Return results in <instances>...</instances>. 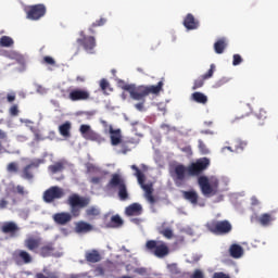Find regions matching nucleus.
Listing matches in <instances>:
<instances>
[{"instance_id":"1","label":"nucleus","mask_w":278,"mask_h":278,"mask_svg":"<svg viewBox=\"0 0 278 278\" xmlns=\"http://www.w3.org/2000/svg\"><path fill=\"white\" fill-rule=\"evenodd\" d=\"M207 168H210V159L201 157L188 166L181 163L175 165L170 175L175 186L181 188L189 177H199V175H201L203 170H207Z\"/></svg>"},{"instance_id":"2","label":"nucleus","mask_w":278,"mask_h":278,"mask_svg":"<svg viewBox=\"0 0 278 278\" xmlns=\"http://www.w3.org/2000/svg\"><path fill=\"white\" fill-rule=\"evenodd\" d=\"M66 205L70 207V212L55 213L52 216L55 225H68L73 218H79L81 216V210L90 205V198L81 197L78 193H72L66 200Z\"/></svg>"},{"instance_id":"3","label":"nucleus","mask_w":278,"mask_h":278,"mask_svg":"<svg viewBox=\"0 0 278 278\" xmlns=\"http://www.w3.org/2000/svg\"><path fill=\"white\" fill-rule=\"evenodd\" d=\"M122 88L123 90H126V92H129L130 99H134V101H140L139 103L135 104L136 110H138V112H144V103H147V97H149V94H159L162 92V88H164V81L161 80L157 83V85L139 87L125 85Z\"/></svg>"},{"instance_id":"4","label":"nucleus","mask_w":278,"mask_h":278,"mask_svg":"<svg viewBox=\"0 0 278 278\" xmlns=\"http://www.w3.org/2000/svg\"><path fill=\"white\" fill-rule=\"evenodd\" d=\"M105 188L106 190H117L119 201H129V191L127 190V182H125L123 175L118 173L112 174Z\"/></svg>"},{"instance_id":"5","label":"nucleus","mask_w":278,"mask_h":278,"mask_svg":"<svg viewBox=\"0 0 278 278\" xmlns=\"http://www.w3.org/2000/svg\"><path fill=\"white\" fill-rule=\"evenodd\" d=\"M146 251L155 257H159V260H164V257H167V255L170 254L168 243L162 240H148L146 242Z\"/></svg>"},{"instance_id":"6","label":"nucleus","mask_w":278,"mask_h":278,"mask_svg":"<svg viewBox=\"0 0 278 278\" xmlns=\"http://www.w3.org/2000/svg\"><path fill=\"white\" fill-rule=\"evenodd\" d=\"M130 168L131 170H135V177H137L139 186L144 190V197L148 203H151V205L155 204V197H153V184H144V181H147V177L138 166L131 165Z\"/></svg>"},{"instance_id":"7","label":"nucleus","mask_w":278,"mask_h":278,"mask_svg":"<svg viewBox=\"0 0 278 278\" xmlns=\"http://www.w3.org/2000/svg\"><path fill=\"white\" fill-rule=\"evenodd\" d=\"M198 184L201 188L202 194L204 197H214L218 192V179H210L206 176H200L198 179Z\"/></svg>"},{"instance_id":"8","label":"nucleus","mask_w":278,"mask_h":278,"mask_svg":"<svg viewBox=\"0 0 278 278\" xmlns=\"http://www.w3.org/2000/svg\"><path fill=\"white\" fill-rule=\"evenodd\" d=\"M206 227L208 231H211V233H215V236H226V233H230L232 229L231 223H229L227 219L211 222L206 225Z\"/></svg>"},{"instance_id":"9","label":"nucleus","mask_w":278,"mask_h":278,"mask_svg":"<svg viewBox=\"0 0 278 278\" xmlns=\"http://www.w3.org/2000/svg\"><path fill=\"white\" fill-rule=\"evenodd\" d=\"M80 135L85 140H90L91 142H98V144H101L105 142V139L103 136H101L99 132L94 131L90 125L83 124L79 127Z\"/></svg>"},{"instance_id":"10","label":"nucleus","mask_w":278,"mask_h":278,"mask_svg":"<svg viewBox=\"0 0 278 278\" xmlns=\"http://www.w3.org/2000/svg\"><path fill=\"white\" fill-rule=\"evenodd\" d=\"M65 192L64 189L58 186H52L48 188L42 194V201L45 203H53L54 201H59L63 199Z\"/></svg>"},{"instance_id":"11","label":"nucleus","mask_w":278,"mask_h":278,"mask_svg":"<svg viewBox=\"0 0 278 278\" xmlns=\"http://www.w3.org/2000/svg\"><path fill=\"white\" fill-rule=\"evenodd\" d=\"M26 18L28 21H40L47 14V7L45 4H34L25 9Z\"/></svg>"},{"instance_id":"12","label":"nucleus","mask_w":278,"mask_h":278,"mask_svg":"<svg viewBox=\"0 0 278 278\" xmlns=\"http://www.w3.org/2000/svg\"><path fill=\"white\" fill-rule=\"evenodd\" d=\"M80 38L76 40L80 47L87 51V53H94V47H97V39L92 36H86V33L81 30L79 33Z\"/></svg>"},{"instance_id":"13","label":"nucleus","mask_w":278,"mask_h":278,"mask_svg":"<svg viewBox=\"0 0 278 278\" xmlns=\"http://www.w3.org/2000/svg\"><path fill=\"white\" fill-rule=\"evenodd\" d=\"M101 125L104 127V134H110V140L112 147H118L121 144V128L114 129V126L109 125L108 122L101 121Z\"/></svg>"},{"instance_id":"14","label":"nucleus","mask_w":278,"mask_h":278,"mask_svg":"<svg viewBox=\"0 0 278 278\" xmlns=\"http://www.w3.org/2000/svg\"><path fill=\"white\" fill-rule=\"evenodd\" d=\"M12 260L17 266H23L24 264H31L34 258L31 254L25 250H15L12 254Z\"/></svg>"},{"instance_id":"15","label":"nucleus","mask_w":278,"mask_h":278,"mask_svg":"<svg viewBox=\"0 0 278 278\" xmlns=\"http://www.w3.org/2000/svg\"><path fill=\"white\" fill-rule=\"evenodd\" d=\"M71 101H90V91L88 89L75 88L68 93Z\"/></svg>"},{"instance_id":"16","label":"nucleus","mask_w":278,"mask_h":278,"mask_svg":"<svg viewBox=\"0 0 278 278\" xmlns=\"http://www.w3.org/2000/svg\"><path fill=\"white\" fill-rule=\"evenodd\" d=\"M40 164H45V160L37 159L33 162H30L28 165H26L22 170V178L23 179H34V172L33 168H39Z\"/></svg>"},{"instance_id":"17","label":"nucleus","mask_w":278,"mask_h":278,"mask_svg":"<svg viewBox=\"0 0 278 278\" xmlns=\"http://www.w3.org/2000/svg\"><path fill=\"white\" fill-rule=\"evenodd\" d=\"M215 71H216V65L211 64L207 73L203 74L201 77L194 80L192 90H199V88H203V85L205 84V79H211V77H214Z\"/></svg>"},{"instance_id":"18","label":"nucleus","mask_w":278,"mask_h":278,"mask_svg":"<svg viewBox=\"0 0 278 278\" xmlns=\"http://www.w3.org/2000/svg\"><path fill=\"white\" fill-rule=\"evenodd\" d=\"M2 233L9 235L11 238H16L21 228L14 222H5L1 226Z\"/></svg>"},{"instance_id":"19","label":"nucleus","mask_w":278,"mask_h":278,"mask_svg":"<svg viewBox=\"0 0 278 278\" xmlns=\"http://www.w3.org/2000/svg\"><path fill=\"white\" fill-rule=\"evenodd\" d=\"M184 27L188 30V31H192L194 29H199V20L194 18V15L192 13H188L185 18H184Z\"/></svg>"},{"instance_id":"20","label":"nucleus","mask_w":278,"mask_h":278,"mask_svg":"<svg viewBox=\"0 0 278 278\" xmlns=\"http://www.w3.org/2000/svg\"><path fill=\"white\" fill-rule=\"evenodd\" d=\"M167 270L174 277H178V278H188V277H190V274L186 273V271H182L181 267L177 263L168 264L167 265Z\"/></svg>"},{"instance_id":"21","label":"nucleus","mask_w":278,"mask_h":278,"mask_svg":"<svg viewBox=\"0 0 278 278\" xmlns=\"http://www.w3.org/2000/svg\"><path fill=\"white\" fill-rule=\"evenodd\" d=\"M7 194H20V197H25L29 194V191L25 190V187L21 185H14V182L9 184L5 189Z\"/></svg>"},{"instance_id":"22","label":"nucleus","mask_w":278,"mask_h":278,"mask_svg":"<svg viewBox=\"0 0 278 278\" xmlns=\"http://www.w3.org/2000/svg\"><path fill=\"white\" fill-rule=\"evenodd\" d=\"M94 227L87 222L80 220L75 224V233H90Z\"/></svg>"},{"instance_id":"23","label":"nucleus","mask_w":278,"mask_h":278,"mask_svg":"<svg viewBox=\"0 0 278 278\" xmlns=\"http://www.w3.org/2000/svg\"><path fill=\"white\" fill-rule=\"evenodd\" d=\"M53 253H55V244L53 242L45 243L39 249V254L41 255V257H51Z\"/></svg>"},{"instance_id":"24","label":"nucleus","mask_w":278,"mask_h":278,"mask_svg":"<svg viewBox=\"0 0 278 278\" xmlns=\"http://www.w3.org/2000/svg\"><path fill=\"white\" fill-rule=\"evenodd\" d=\"M85 258L89 264H97L101 261V253L98 250H90L85 253Z\"/></svg>"},{"instance_id":"25","label":"nucleus","mask_w":278,"mask_h":278,"mask_svg":"<svg viewBox=\"0 0 278 278\" xmlns=\"http://www.w3.org/2000/svg\"><path fill=\"white\" fill-rule=\"evenodd\" d=\"M126 216H140L142 214V205L139 203H132L125 210Z\"/></svg>"},{"instance_id":"26","label":"nucleus","mask_w":278,"mask_h":278,"mask_svg":"<svg viewBox=\"0 0 278 278\" xmlns=\"http://www.w3.org/2000/svg\"><path fill=\"white\" fill-rule=\"evenodd\" d=\"M40 242H42L40 238L30 237L24 241V247H26L28 251H36V249L40 248Z\"/></svg>"},{"instance_id":"27","label":"nucleus","mask_w":278,"mask_h":278,"mask_svg":"<svg viewBox=\"0 0 278 278\" xmlns=\"http://www.w3.org/2000/svg\"><path fill=\"white\" fill-rule=\"evenodd\" d=\"M181 192H182V198L186 201H189L191 205H197L199 203V193H197V191L190 190V191H181Z\"/></svg>"},{"instance_id":"28","label":"nucleus","mask_w":278,"mask_h":278,"mask_svg":"<svg viewBox=\"0 0 278 278\" xmlns=\"http://www.w3.org/2000/svg\"><path fill=\"white\" fill-rule=\"evenodd\" d=\"M85 216L89 218V220H94L101 216V208L98 206H90L85 211Z\"/></svg>"},{"instance_id":"29","label":"nucleus","mask_w":278,"mask_h":278,"mask_svg":"<svg viewBox=\"0 0 278 278\" xmlns=\"http://www.w3.org/2000/svg\"><path fill=\"white\" fill-rule=\"evenodd\" d=\"M225 49H227V39L226 38H219L214 43V51L217 53V55H222V53H225Z\"/></svg>"},{"instance_id":"30","label":"nucleus","mask_w":278,"mask_h":278,"mask_svg":"<svg viewBox=\"0 0 278 278\" xmlns=\"http://www.w3.org/2000/svg\"><path fill=\"white\" fill-rule=\"evenodd\" d=\"M225 149L235 153H240L241 151H244V149H247V141L236 140L235 149H232L231 147H225L223 148V151H225Z\"/></svg>"},{"instance_id":"31","label":"nucleus","mask_w":278,"mask_h":278,"mask_svg":"<svg viewBox=\"0 0 278 278\" xmlns=\"http://www.w3.org/2000/svg\"><path fill=\"white\" fill-rule=\"evenodd\" d=\"M229 253L235 260H239V257L244 254V250L242 249V245L235 243L230 245Z\"/></svg>"},{"instance_id":"32","label":"nucleus","mask_w":278,"mask_h":278,"mask_svg":"<svg viewBox=\"0 0 278 278\" xmlns=\"http://www.w3.org/2000/svg\"><path fill=\"white\" fill-rule=\"evenodd\" d=\"M192 101L195 103H200L201 105H205L207 103V96L203 92L195 91L191 94Z\"/></svg>"},{"instance_id":"33","label":"nucleus","mask_w":278,"mask_h":278,"mask_svg":"<svg viewBox=\"0 0 278 278\" xmlns=\"http://www.w3.org/2000/svg\"><path fill=\"white\" fill-rule=\"evenodd\" d=\"M71 122H65L64 124L59 126V132L64 138H71Z\"/></svg>"},{"instance_id":"34","label":"nucleus","mask_w":278,"mask_h":278,"mask_svg":"<svg viewBox=\"0 0 278 278\" xmlns=\"http://www.w3.org/2000/svg\"><path fill=\"white\" fill-rule=\"evenodd\" d=\"M65 166H64V162L59 161L56 163H54L53 165H50L48 167V170L52 174L55 175L58 173H62V170H64Z\"/></svg>"},{"instance_id":"35","label":"nucleus","mask_w":278,"mask_h":278,"mask_svg":"<svg viewBox=\"0 0 278 278\" xmlns=\"http://www.w3.org/2000/svg\"><path fill=\"white\" fill-rule=\"evenodd\" d=\"M258 223L260 225H262L263 227H268V225H270V223H273V215L268 214V213H264L260 216L258 218Z\"/></svg>"},{"instance_id":"36","label":"nucleus","mask_w":278,"mask_h":278,"mask_svg":"<svg viewBox=\"0 0 278 278\" xmlns=\"http://www.w3.org/2000/svg\"><path fill=\"white\" fill-rule=\"evenodd\" d=\"M100 88H101L103 94H110V92H113V90H114L112 87H110V81H108V79H105V78H102L100 80Z\"/></svg>"},{"instance_id":"37","label":"nucleus","mask_w":278,"mask_h":278,"mask_svg":"<svg viewBox=\"0 0 278 278\" xmlns=\"http://www.w3.org/2000/svg\"><path fill=\"white\" fill-rule=\"evenodd\" d=\"M121 147V153L126 155V153H129L131 151V148H129L128 142L123 140V130H121V142L117 144V147Z\"/></svg>"},{"instance_id":"38","label":"nucleus","mask_w":278,"mask_h":278,"mask_svg":"<svg viewBox=\"0 0 278 278\" xmlns=\"http://www.w3.org/2000/svg\"><path fill=\"white\" fill-rule=\"evenodd\" d=\"M109 227H113V228L123 227V218H121V215H113L111 217Z\"/></svg>"},{"instance_id":"39","label":"nucleus","mask_w":278,"mask_h":278,"mask_svg":"<svg viewBox=\"0 0 278 278\" xmlns=\"http://www.w3.org/2000/svg\"><path fill=\"white\" fill-rule=\"evenodd\" d=\"M14 45V39L10 36H2L0 38V47H12Z\"/></svg>"},{"instance_id":"40","label":"nucleus","mask_w":278,"mask_h":278,"mask_svg":"<svg viewBox=\"0 0 278 278\" xmlns=\"http://www.w3.org/2000/svg\"><path fill=\"white\" fill-rule=\"evenodd\" d=\"M108 23V20L105 17H101L100 20L92 23L91 27L89 28L90 34H94L93 27H103Z\"/></svg>"},{"instance_id":"41","label":"nucleus","mask_w":278,"mask_h":278,"mask_svg":"<svg viewBox=\"0 0 278 278\" xmlns=\"http://www.w3.org/2000/svg\"><path fill=\"white\" fill-rule=\"evenodd\" d=\"M198 149L200 151V153L202 155H207L210 154V149L207 148V146L205 144V142H203V140L199 139L198 140Z\"/></svg>"},{"instance_id":"42","label":"nucleus","mask_w":278,"mask_h":278,"mask_svg":"<svg viewBox=\"0 0 278 278\" xmlns=\"http://www.w3.org/2000/svg\"><path fill=\"white\" fill-rule=\"evenodd\" d=\"M43 273H37L36 278H58V275L53 271H49L47 269H43Z\"/></svg>"},{"instance_id":"43","label":"nucleus","mask_w":278,"mask_h":278,"mask_svg":"<svg viewBox=\"0 0 278 278\" xmlns=\"http://www.w3.org/2000/svg\"><path fill=\"white\" fill-rule=\"evenodd\" d=\"M161 236H164V238H167V240H170L173 238V229L165 228L163 230H160Z\"/></svg>"},{"instance_id":"44","label":"nucleus","mask_w":278,"mask_h":278,"mask_svg":"<svg viewBox=\"0 0 278 278\" xmlns=\"http://www.w3.org/2000/svg\"><path fill=\"white\" fill-rule=\"evenodd\" d=\"M256 118H258V121H266L268 118V113L264 109H261L258 113H256Z\"/></svg>"},{"instance_id":"45","label":"nucleus","mask_w":278,"mask_h":278,"mask_svg":"<svg viewBox=\"0 0 278 278\" xmlns=\"http://www.w3.org/2000/svg\"><path fill=\"white\" fill-rule=\"evenodd\" d=\"M242 64V56L240 54H233L232 66H240Z\"/></svg>"},{"instance_id":"46","label":"nucleus","mask_w":278,"mask_h":278,"mask_svg":"<svg viewBox=\"0 0 278 278\" xmlns=\"http://www.w3.org/2000/svg\"><path fill=\"white\" fill-rule=\"evenodd\" d=\"M18 104H13L10 109H9V114L10 116H18Z\"/></svg>"},{"instance_id":"47","label":"nucleus","mask_w":278,"mask_h":278,"mask_svg":"<svg viewBox=\"0 0 278 278\" xmlns=\"http://www.w3.org/2000/svg\"><path fill=\"white\" fill-rule=\"evenodd\" d=\"M43 64H48L49 66H55V59L52 56H43Z\"/></svg>"},{"instance_id":"48","label":"nucleus","mask_w":278,"mask_h":278,"mask_svg":"<svg viewBox=\"0 0 278 278\" xmlns=\"http://www.w3.org/2000/svg\"><path fill=\"white\" fill-rule=\"evenodd\" d=\"M7 168L9 173H18V165L14 162L10 163Z\"/></svg>"},{"instance_id":"49","label":"nucleus","mask_w":278,"mask_h":278,"mask_svg":"<svg viewBox=\"0 0 278 278\" xmlns=\"http://www.w3.org/2000/svg\"><path fill=\"white\" fill-rule=\"evenodd\" d=\"M190 278H205V274L201 269H195Z\"/></svg>"},{"instance_id":"50","label":"nucleus","mask_w":278,"mask_h":278,"mask_svg":"<svg viewBox=\"0 0 278 278\" xmlns=\"http://www.w3.org/2000/svg\"><path fill=\"white\" fill-rule=\"evenodd\" d=\"M8 205H10V201L5 198L0 199V210H8Z\"/></svg>"},{"instance_id":"51","label":"nucleus","mask_w":278,"mask_h":278,"mask_svg":"<svg viewBox=\"0 0 278 278\" xmlns=\"http://www.w3.org/2000/svg\"><path fill=\"white\" fill-rule=\"evenodd\" d=\"M126 142H127L128 144H134V146L136 147V146L140 144V139L128 138V139L126 140Z\"/></svg>"},{"instance_id":"52","label":"nucleus","mask_w":278,"mask_h":278,"mask_svg":"<svg viewBox=\"0 0 278 278\" xmlns=\"http://www.w3.org/2000/svg\"><path fill=\"white\" fill-rule=\"evenodd\" d=\"M180 151H182V153H187V155H192V147L190 146L181 148Z\"/></svg>"},{"instance_id":"53","label":"nucleus","mask_w":278,"mask_h":278,"mask_svg":"<svg viewBox=\"0 0 278 278\" xmlns=\"http://www.w3.org/2000/svg\"><path fill=\"white\" fill-rule=\"evenodd\" d=\"M97 170H99V168H97V166L89 164L87 165V173H97Z\"/></svg>"},{"instance_id":"54","label":"nucleus","mask_w":278,"mask_h":278,"mask_svg":"<svg viewBox=\"0 0 278 278\" xmlns=\"http://www.w3.org/2000/svg\"><path fill=\"white\" fill-rule=\"evenodd\" d=\"M135 273H137V275H147V268L144 267L136 268Z\"/></svg>"},{"instance_id":"55","label":"nucleus","mask_w":278,"mask_h":278,"mask_svg":"<svg viewBox=\"0 0 278 278\" xmlns=\"http://www.w3.org/2000/svg\"><path fill=\"white\" fill-rule=\"evenodd\" d=\"M101 179H103L102 177H99V176H96V177H92L91 179H90V182L91 184H101Z\"/></svg>"},{"instance_id":"56","label":"nucleus","mask_w":278,"mask_h":278,"mask_svg":"<svg viewBox=\"0 0 278 278\" xmlns=\"http://www.w3.org/2000/svg\"><path fill=\"white\" fill-rule=\"evenodd\" d=\"M7 101L9 103H12V102L16 101V94H8L7 96Z\"/></svg>"},{"instance_id":"57","label":"nucleus","mask_w":278,"mask_h":278,"mask_svg":"<svg viewBox=\"0 0 278 278\" xmlns=\"http://www.w3.org/2000/svg\"><path fill=\"white\" fill-rule=\"evenodd\" d=\"M5 138H8V135L0 129V140H5Z\"/></svg>"},{"instance_id":"58","label":"nucleus","mask_w":278,"mask_h":278,"mask_svg":"<svg viewBox=\"0 0 278 278\" xmlns=\"http://www.w3.org/2000/svg\"><path fill=\"white\" fill-rule=\"evenodd\" d=\"M131 222L135 223V225H140V223H142V219H140V218H132Z\"/></svg>"},{"instance_id":"59","label":"nucleus","mask_w":278,"mask_h":278,"mask_svg":"<svg viewBox=\"0 0 278 278\" xmlns=\"http://www.w3.org/2000/svg\"><path fill=\"white\" fill-rule=\"evenodd\" d=\"M76 81L84 83V81H86V78L84 76H77Z\"/></svg>"},{"instance_id":"60","label":"nucleus","mask_w":278,"mask_h":278,"mask_svg":"<svg viewBox=\"0 0 278 278\" xmlns=\"http://www.w3.org/2000/svg\"><path fill=\"white\" fill-rule=\"evenodd\" d=\"M16 203H17L16 199L13 198V199H12V204H13V205H16Z\"/></svg>"},{"instance_id":"61","label":"nucleus","mask_w":278,"mask_h":278,"mask_svg":"<svg viewBox=\"0 0 278 278\" xmlns=\"http://www.w3.org/2000/svg\"><path fill=\"white\" fill-rule=\"evenodd\" d=\"M253 201H254V202H253V205H257V203H258V202H257V199L253 198Z\"/></svg>"},{"instance_id":"62","label":"nucleus","mask_w":278,"mask_h":278,"mask_svg":"<svg viewBox=\"0 0 278 278\" xmlns=\"http://www.w3.org/2000/svg\"><path fill=\"white\" fill-rule=\"evenodd\" d=\"M2 148H3V146H2L1 142H0V151H1Z\"/></svg>"},{"instance_id":"63","label":"nucleus","mask_w":278,"mask_h":278,"mask_svg":"<svg viewBox=\"0 0 278 278\" xmlns=\"http://www.w3.org/2000/svg\"><path fill=\"white\" fill-rule=\"evenodd\" d=\"M123 99H125V93L122 94Z\"/></svg>"},{"instance_id":"64","label":"nucleus","mask_w":278,"mask_h":278,"mask_svg":"<svg viewBox=\"0 0 278 278\" xmlns=\"http://www.w3.org/2000/svg\"><path fill=\"white\" fill-rule=\"evenodd\" d=\"M139 72H141L142 70L138 68Z\"/></svg>"}]
</instances>
